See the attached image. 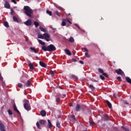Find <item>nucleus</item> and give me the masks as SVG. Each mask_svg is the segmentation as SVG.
I'll return each mask as SVG.
<instances>
[{"mask_svg": "<svg viewBox=\"0 0 131 131\" xmlns=\"http://www.w3.org/2000/svg\"><path fill=\"white\" fill-rule=\"evenodd\" d=\"M36 59L37 60H39V59L38 58V57H37V56L36 57Z\"/></svg>", "mask_w": 131, "mask_h": 131, "instance_id": "61", "label": "nucleus"}, {"mask_svg": "<svg viewBox=\"0 0 131 131\" xmlns=\"http://www.w3.org/2000/svg\"><path fill=\"white\" fill-rule=\"evenodd\" d=\"M50 74L51 76H54V75H55V74H54V72L53 71H50Z\"/></svg>", "mask_w": 131, "mask_h": 131, "instance_id": "43", "label": "nucleus"}, {"mask_svg": "<svg viewBox=\"0 0 131 131\" xmlns=\"http://www.w3.org/2000/svg\"><path fill=\"white\" fill-rule=\"evenodd\" d=\"M41 50L44 51L45 52H54V51H56V47L53 45H50L48 46L47 47L46 46H42Z\"/></svg>", "mask_w": 131, "mask_h": 131, "instance_id": "1", "label": "nucleus"}, {"mask_svg": "<svg viewBox=\"0 0 131 131\" xmlns=\"http://www.w3.org/2000/svg\"><path fill=\"white\" fill-rule=\"evenodd\" d=\"M51 28H52V29L53 30H57V29H56V28H53V27H52Z\"/></svg>", "mask_w": 131, "mask_h": 131, "instance_id": "59", "label": "nucleus"}, {"mask_svg": "<svg viewBox=\"0 0 131 131\" xmlns=\"http://www.w3.org/2000/svg\"><path fill=\"white\" fill-rule=\"evenodd\" d=\"M46 12L48 15L52 16V12L51 11L47 10Z\"/></svg>", "mask_w": 131, "mask_h": 131, "instance_id": "38", "label": "nucleus"}, {"mask_svg": "<svg viewBox=\"0 0 131 131\" xmlns=\"http://www.w3.org/2000/svg\"><path fill=\"white\" fill-rule=\"evenodd\" d=\"M66 25V19H63L61 23L62 26H65Z\"/></svg>", "mask_w": 131, "mask_h": 131, "instance_id": "21", "label": "nucleus"}, {"mask_svg": "<svg viewBox=\"0 0 131 131\" xmlns=\"http://www.w3.org/2000/svg\"><path fill=\"white\" fill-rule=\"evenodd\" d=\"M105 103H107V105H108L110 109H111L112 108V104L109 101L105 100Z\"/></svg>", "mask_w": 131, "mask_h": 131, "instance_id": "12", "label": "nucleus"}, {"mask_svg": "<svg viewBox=\"0 0 131 131\" xmlns=\"http://www.w3.org/2000/svg\"><path fill=\"white\" fill-rule=\"evenodd\" d=\"M116 72L117 73V74H120V75H124V73L120 69L116 70Z\"/></svg>", "mask_w": 131, "mask_h": 131, "instance_id": "5", "label": "nucleus"}, {"mask_svg": "<svg viewBox=\"0 0 131 131\" xmlns=\"http://www.w3.org/2000/svg\"><path fill=\"white\" fill-rule=\"evenodd\" d=\"M79 62V63H80V64H83V61L80 60Z\"/></svg>", "mask_w": 131, "mask_h": 131, "instance_id": "57", "label": "nucleus"}, {"mask_svg": "<svg viewBox=\"0 0 131 131\" xmlns=\"http://www.w3.org/2000/svg\"><path fill=\"white\" fill-rule=\"evenodd\" d=\"M89 88L90 89H91V90H92V91H94V90H95V88L94 86V85L90 84L89 85Z\"/></svg>", "mask_w": 131, "mask_h": 131, "instance_id": "31", "label": "nucleus"}, {"mask_svg": "<svg viewBox=\"0 0 131 131\" xmlns=\"http://www.w3.org/2000/svg\"><path fill=\"white\" fill-rule=\"evenodd\" d=\"M24 10H25V13L26 14L27 16L31 17V14H32V9H31L29 6H25Z\"/></svg>", "mask_w": 131, "mask_h": 131, "instance_id": "2", "label": "nucleus"}, {"mask_svg": "<svg viewBox=\"0 0 131 131\" xmlns=\"http://www.w3.org/2000/svg\"><path fill=\"white\" fill-rule=\"evenodd\" d=\"M13 21H14V22H18V21H19L18 20V18L15 16H13Z\"/></svg>", "mask_w": 131, "mask_h": 131, "instance_id": "25", "label": "nucleus"}, {"mask_svg": "<svg viewBox=\"0 0 131 131\" xmlns=\"http://www.w3.org/2000/svg\"><path fill=\"white\" fill-rule=\"evenodd\" d=\"M71 118H72V119H73L74 120H75V116L74 115H72L71 116Z\"/></svg>", "mask_w": 131, "mask_h": 131, "instance_id": "47", "label": "nucleus"}, {"mask_svg": "<svg viewBox=\"0 0 131 131\" xmlns=\"http://www.w3.org/2000/svg\"><path fill=\"white\" fill-rule=\"evenodd\" d=\"M31 85V82L29 81H27V86H30Z\"/></svg>", "mask_w": 131, "mask_h": 131, "instance_id": "40", "label": "nucleus"}, {"mask_svg": "<svg viewBox=\"0 0 131 131\" xmlns=\"http://www.w3.org/2000/svg\"><path fill=\"white\" fill-rule=\"evenodd\" d=\"M75 25L77 27H78V28L79 29H81L80 28V27H79V26H78V25L75 24Z\"/></svg>", "mask_w": 131, "mask_h": 131, "instance_id": "53", "label": "nucleus"}, {"mask_svg": "<svg viewBox=\"0 0 131 131\" xmlns=\"http://www.w3.org/2000/svg\"><path fill=\"white\" fill-rule=\"evenodd\" d=\"M64 52L66 54V55H68V56H71V52H70V51H69V50L68 49H66L64 50Z\"/></svg>", "mask_w": 131, "mask_h": 131, "instance_id": "13", "label": "nucleus"}, {"mask_svg": "<svg viewBox=\"0 0 131 131\" xmlns=\"http://www.w3.org/2000/svg\"><path fill=\"white\" fill-rule=\"evenodd\" d=\"M24 101L25 102L24 104H28V103H29V101H28L27 99H25Z\"/></svg>", "mask_w": 131, "mask_h": 131, "instance_id": "42", "label": "nucleus"}, {"mask_svg": "<svg viewBox=\"0 0 131 131\" xmlns=\"http://www.w3.org/2000/svg\"><path fill=\"white\" fill-rule=\"evenodd\" d=\"M102 75H103V76H105V77L108 78L109 77V76L108 75V74L106 73H103L102 74Z\"/></svg>", "mask_w": 131, "mask_h": 131, "instance_id": "34", "label": "nucleus"}, {"mask_svg": "<svg viewBox=\"0 0 131 131\" xmlns=\"http://www.w3.org/2000/svg\"><path fill=\"white\" fill-rule=\"evenodd\" d=\"M81 109V107H80V105L79 104H77L76 106V112H78L80 111Z\"/></svg>", "mask_w": 131, "mask_h": 131, "instance_id": "11", "label": "nucleus"}, {"mask_svg": "<svg viewBox=\"0 0 131 131\" xmlns=\"http://www.w3.org/2000/svg\"><path fill=\"white\" fill-rule=\"evenodd\" d=\"M30 50H31V51H33V52H34L36 54H37V52H36V50H35V49H34V48L31 47Z\"/></svg>", "mask_w": 131, "mask_h": 131, "instance_id": "32", "label": "nucleus"}, {"mask_svg": "<svg viewBox=\"0 0 131 131\" xmlns=\"http://www.w3.org/2000/svg\"><path fill=\"white\" fill-rule=\"evenodd\" d=\"M34 24L35 27H38V26H39V24L37 21H34Z\"/></svg>", "mask_w": 131, "mask_h": 131, "instance_id": "28", "label": "nucleus"}, {"mask_svg": "<svg viewBox=\"0 0 131 131\" xmlns=\"http://www.w3.org/2000/svg\"><path fill=\"white\" fill-rule=\"evenodd\" d=\"M24 107L27 111H29L31 108L29 104H24Z\"/></svg>", "mask_w": 131, "mask_h": 131, "instance_id": "6", "label": "nucleus"}, {"mask_svg": "<svg viewBox=\"0 0 131 131\" xmlns=\"http://www.w3.org/2000/svg\"><path fill=\"white\" fill-rule=\"evenodd\" d=\"M24 24L26 25L27 26H30L31 24H32V21H31V20L28 19L26 22L24 23Z\"/></svg>", "mask_w": 131, "mask_h": 131, "instance_id": "7", "label": "nucleus"}, {"mask_svg": "<svg viewBox=\"0 0 131 131\" xmlns=\"http://www.w3.org/2000/svg\"><path fill=\"white\" fill-rule=\"evenodd\" d=\"M68 23H70V24H72V23L71 21H70V20L69 21Z\"/></svg>", "mask_w": 131, "mask_h": 131, "instance_id": "60", "label": "nucleus"}, {"mask_svg": "<svg viewBox=\"0 0 131 131\" xmlns=\"http://www.w3.org/2000/svg\"><path fill=\"white\" fill-rule=\"evenodd\" d=\"M117 79H118V80H119V81H121L122 80H121V77H118Z\"/></svg>", "mask_w": 131, "mask_h": 131, "instance_id": "50", "label": "nucleus"}, {"mask_svg": "<svg viewBox=\"0 0 131 131\" xmlns=\"http://www.w3.org/2000/svg\"><path fill=\"white\" fill-rule=\"evenodd\" d=\"M82 110L83 111V109H82Z\"/></svg>", "mask_w": 131, "mask_h": 131, "instance_id": "64", "label": "nucleus"}, {"mask_svg": "<svg viewBox=\"0 0 131 131\" xmlns=\"http://www.w3.org/2000/svg\"><path fill=\"white\" fill-rule=\"evenodd\" d=\"M39 122L40 124H41V125H45V124H46V122H47L45 120H40Z\"/></svg>", "mask_w": 131, "mask_h": 131, "instance_id": "14", "label": "nucleus"}, {"mask_svg": "<svg viewBox=\"0 0 131 131\" xmlns=\"http://www.w3.org/2000/svg\"><path fill=\"white\" fill-rule=\"evenodd\" d=\"M56 126L58 128H60V127H61V125H60V123H59V121H56Z\"/></svg>", "mask_w": 131, "mask_h": 131, "instance_id": "26", "label": "nucleus"}, {"mask_svg": "<svg viewBox=\"0 0 131 131\" xmlns=\"http://www.w3.org/2000/svg\"><path fill=\"white\" fill-rule=\"evenodd\" d=\"M40 115L42 116V117H45L46 116V115H47V113L46 112V111H41L40 112Z\"/></svg>", "mask_w": 131, "mask_h": 131, "instance_id": "18", "label": "nucleus"}, {"mask_svg": "<svg viewBox=\"0 0 131 131\" xmlns=\"http://www.w3.org/2000/svg\"><path fill=\"white\" fill-rule=\"evenodd\" d=\"M14 13H15V11H14V10L13 9H11V15H14Z\"/></svg>", "mask_w": 131, "mask_h": 131, "instance_id": "45", "label": "nucleus"}, {"mask_svg": "<svg viewBox=\"0 0 131 131\" xmlns=\"http://www.w3.org/2000/svg\"><path fill=\"white\" fill-rule=\"evenodd\" d=\"M58 8L60 10V11H64V9H63V8L61 7H58Z\"/></svg>", "mask_w": 131, "mask_h": 131, "instance_id": "49", "label": "nucleus"}, {"mask_svg": "<svg viewBox=\"0 0 131 131\" xmlns=\"http://www.w3.org/2000/svg\"><path fill=\"white\" fill-rule=\"evenodd\" d=\"M65 20H66V21H67L68 22H69V21H70L69 19H68V18H66Z\"/></svg>", "mask_w": 131, "mask_h": 131, "instance_id": "58", "label": "nucleus"}, {"mask_svg": "<svg viewBox=\"0 0 131 131\" xmlns=\"http://www.w3.org/2000/svg\"><path fill=\"white\" fill-rule=\"evenodd\" d=\"M8 112L9 115H13V112H12V111H11V110H9L8 111Z\"/></svg>", "mask_w": 131, "mask_h": 131, "instance_id": "35", "label": "nucleus"}, {"mask_svg": "<svg viewBox=\"0 0 131 131\" xmlns=\"http://www.w3.org/2000/svg\"><path fill=\"white\" fill-rule=\"evenodd\" d=\"M13 109L14 111H16L17 113H18V114H20V112H19V111L18 110V109L17 108V107L16 106L15 104L13 105Z\"/></svg>", "mask_w": 131, "mask_h": 131, "instance_id": "17", "label": "nucleus"}, {"mask_svg": "<svg viewBox=\"0 0 131 131\" xmlns=\"http://www.w3.org/2000/svg\"><path fill=\"white\" fill-rule=\"evenodd\" d=\"M55 14H56V15H57V16H58L59 17H60V13H59V12L56 11V12H55Z\"/></svg>", "mask_w": 131, "mask_h": 131, "instance_id": "48", "label": "nucleus"}, {"mask_svg": "<svg viewBox=\"0 0 131 131\" xmlns=\"http://www.w3.org/2000/svg\"><path fill=\"white\" fill-rule=\"evenodd\" d=\"M39 65H40L41 67H44V68H46V67H47V65L46 64V63L42 61H39Z\"/></svg>", "mask_w": 131, "mask_h": 131, "instance_id": "15", "label": "nucleus"}, {"mask_svg": "<svg viewBox=\"0 0 131 131\" xmlns=\"http://www.w3.org/2000/svg\"><path fill=\"white\" fill-rule=\"evenodd\" d=\"M36 124L37 128H39V129H40V127H39V123L37 122Z\"/></svg>", "mask_w": 131, "mask_h": 131, "instance_id": "39", "label": "nucleus"}, {"mask_svg": "<svg viewBox=\"0 0 131 131\" xmlns=\"http://www.w3.org/2000/svg\"><path fill=\"white\" fill-rule=\"evenodd\" d=\"M90 123L91 124V125H94V124H95V122H90Z\"/></svg>", "mask_w": 131, "mask_h": 131, "instance_id": "51", "label": "nucleus"}, {"mask_svg": "<svg viewBox=\"0 0 131 131\" xmlns=\"http://www.w3.org/2000/svg\"><path fill=\"white\" fill-rule=\"evenodd\" d=\"M121 128H122V129H124V130H125V131H129V130H128V128H125V127L124 126H122L121 127Z\"/></svg>", "mask_w": 131, "mask_h": 131, "instance_id": "36", "label": "nucleus"}, {"mask_svg": "<svg viewBox=\"0 0 131 131\" xmlns=\"http://www.w3.org/2000/svg\"><path fill=\"white\" fill-rule=\"evenodd\" d=\"M37 40L39 43H40V45H42V46H45V45H46V43L45 42H43L42 40L40 39H38Z\"/></svg>", "mask_w": 131, "mask_h": 131, "instance_id": "20", "label": "nucleus"}, {"mask_svg": "<svg viewBox=\"0 0 131 131\" xmlns=\"http://www.w3.org/2000/svg\"><path fill=\"white\" fill-rule=\"evenodd\" d=\"M18 88H20L21 89L22 86H23V84H22V83H18Z\"/></svg>", "mask_w": 131, "mask_h": 131, "instance_id": "41", "label": "nucleus"}, {"mask_svg": "<svg viewBox=\"0 0 131 131\" xmlns=\"http://www.w3.org/2000/svg\"><path fill=\"white\" fill-rule=\"evenodd\" d=\"M60 97H62V98H65L66 97V94H62V95H60Z\"/></svg>", "mask_w": 131, "mask_h": 131, "instance_id": "54", "label": "nucleus"}, {"mask_svg": "<svg viewBox=\"0 0 131 131\" xmlns=\"http://www.w3.org/2000/svg\"><path fill=\"white\" fill-rule=\"evenodd\" d=\"M38 38H41V39H43L45 38L44 36H42V35H40L39 34H38Z\"/></svg>", "mask_w": 131, "mask_h": 131, "instance_id": "27", "label": "nucleus"}, {"mask_svg": "<svg viewBox=\"0 0 131 131\" xmlns=\"http://www.w3.org/2000/svg\"><path fill=\"white\" fill-rule=\"evenodd\" d=\"M4 26H5V27H7V28H9V23H8L7 21H5L4 23Z\"/></svg>", "mask_w": 131, "mask_h": 131, "instance_id": "22", "label": "nucleus"}, {"mask_svg": "<svg viewBox=\"0 0 131 131\" xmlns=\"http://www.w3.org/2000/svg\"><path fill=\"white\" fill-rule=\"evenodd\" d=\"M0 130L6 131V129H5V125H4V124H3V123L1 122H0Z\"/></svg>", "mask_w": 131, "mask_h": 131, "instance_id": "9", "label": "nucleus"}, {"mask_svg": "<svg viewBox=\"0 0 131 131\" xmlns=\"http://www.w3.org/2000/svg\"><path fill=\"white\" fill-rule=\"evenodd\" d=\"M39 29L40 30H41V31H42L43 32H46V29H43L42 27H40Z\"/></svg>", "mask_w": 131, "mask_h": 131, "instance_id": "33", "label": "nucleus"}, {"mask_svg": "<svg viewBox=\"0 0 131 131\" xmlns=\"http://www.w3.org/2000/svg\"><path fill=\"white\" fill-rule=\"evenodd\" d=\"M72 61L73 62H77V60H76V59H75V58H73Z\"/></svg>", "mask_w": 131, "mask_h": 131, "instance_id": "55", "label": "nucleus"}, {"mask_svg": "<svg viewBox=\"0 0 131 131\" xmlns=\"http://www.w3.org/2000/svg\"><path fill=\"white\" fill-rule=\"evenodd\" d=\"M98 71L100 73H101V74H103L104 73V71L103 70V69H101V68H99L98 69Z\"/></svg>", "mask_w": 131, "mask_h": 131, "instance_id": "30", "label": "nucleus"}, {"mask_svg": "<svg viewBox=\"0 0 131 131\" xmlns=\"http://www.w3.org/2000/svg\"><path fill=\"white\" fill-rule=\"evenodd\" d=\"M44 36V39L47 40V41H50V36L48 33H45L43 34Z\"/></svg>", "mask_w": 131, "mask_h": 131, "instance_id": "3", "label": "nucleus"}, {"mask_svg": "<svg viewBox=\"0 0 131 131\" xmlns=\"http://www.w3.org/2000/svg\"><path fill=\"white\" fill-rule=\"evenodd\" d=\"M126 80L127 82H128L129 83H131V79L129 77H126Z\"/></svg>", "mask_w": 131, "mask_h": 131, "instance_id": "24", "label": "nucleus"}, {"mask_svg": "<svg viewBox=\"0 0 131 131\" xmlns=\"http://www.w3.org/2000/svg\"><path fill=\"white\" fill-rule=\"evenodd\" d=\"M123 104H124V105H129V103L126 101H123Z\"/></svg>", "mask_w": 131, "mask_h": 131, "instance_id": "46", "label": "nucleus"}, {"mask_svg": "<svg viewBox=\"0 0 131 131\" xmlns=\"http://www.w3.org/2000/svg\"><path fill=\"white\" fill-rule=\"evenodd\" d=\"M48 122L49 128H51V127L53 126V125H52V123L51 122L50 120H48Z\"/></svg>", "mask_w": 131, "mask_h": 131, "instance_id": "23", "label": "nucleus"}, {"mask_svg": "<svg viewBox=\"0 0 131 131\" xmlns=\"http://www.w3.org/2000/svg\"><path fill=\"white\" fill-rule=\"evenodd\" d=\"M4 8L6 9H10L11 8V5H10V4H9V2L7 1L5 2V3L4 4Z\"/></svg>", "mask_w": 131, "mask_h": 131, "instance_id": "8", "label": "nucleus"}, {"mask_svg": "<svg viewBox=\"0 0 131 131\" xmlns=\"http://www.w3.org/2000/svg\"><path fill=\"white\" fill-rule=\"evenodd\" d=\"M57 97H56V102L59 103L60 102V97H61V95H57Z\"/></svg>", "mask_w": 131, "mask_h": 131, "instance_id": "16", "label": "nucleus"}, {"mask_svg": "<svg viewBox=\"0 0 131 131\" xmlns=\"http://www.w3.org/2000/svg\"><path fill=\"white\" fill-rule=\"evenodd\" d=\"M114 97L115 98H116V94H114Z\"/></svg>", "mask_w": 131, "mask_h": 131, "instance_id": "62", "label": "nucleus"}, {"mask_svg": "<svg viewBox=\"0 0 131 131\" xmlns=\"http://www.w3.org/2000/svg\"><path fill=\"white\" fill-rule=\"evenodd\" d=\"M28 63L30 69L33 70L34 69V67H33V64L31 63V62L29 60H28Z\"/></svg>", "mask_w": 131, "mask_h": 131, "instance_id": "10", "label": "nucleus"}, {"mask_svg": "<svg viewBox=\"0 0 131 131\" xmlns=\"http://www.w3.org/2000/svg\"><path fill=\"white\" fill-rule=\"evenodd\" d=\"M11 2L12 3H14L15 5L17 4V2L15 0H11Z\"/></svg>", "mask_w": 131, "mask_h": 131, "instance_id": "52", "label": "nucleus"}, {"mask_svg": "<svg viewBox=\"0 0 131 131\" xmlns=\"http://www.w3.org/2000/svg\"><path fill=\"white\" fill-rule=\"evenodd\" d=\"M83 50H84V52H85V56L87 58H91V56L89 54V53H88L89 52V50H88V49H86V48H83Z\"/></svg>", "mask_w": 131, "mask_h": 131, "instance_id": "4", "label": "nucleus"}, {"mask_svg": "<svg viewBox=\"0 0 131 131\" xmlns=\"http://www.w3.org/2000/svg\"><path fill=\"white\" fill-rule=\"evenodd\" d=\"M72 78H73L74 79H77V76L74 75H72Z\"/></svg>", "mask_w": 131, "mask_h": 131, "instance_id": "37", "label": "nucleus"}, {"mask_svg": "<svg viewBox=\"0 0 131 131\" xmlns=\"http://www.w3.org/2000/svg\"><path fill=\"white\" fill-rule=\"evenodd\" d=\"M0 79L1 80H3V77L2 76V74H1V73H0Z\"/></svg>", "mask_w": 131, "mask_h": 131, "instance_id": "56", "label": "nucleus"}, {"mask_svg": "<svg viewBox=\"0 0 131 131\" xmlns=\"http://www.w3.org/2000/svg\"><path fill=\"white\" fill-rule=\"evenodd\" d=\"M70 15H71V14H70V13H69V14H68V16H70Z\"/></svg>", "mask_w": 131, "mask_h": 131, "instance_id": "63", "label": "nucleus"}, {"mask_svg": "<svg viewBox=\"0 0 131 131\" xmlns=\"http://www.w3.org/2000/svg\"><path fill=\"white\" fill-rule=\"evenodd\" d=\"M69 41L72 43L74 42V38H73V37H70V39H69Z\"/></svg>", "mask_w": 131, "mask_h": 131, "instance_id": "19", "label": "nucleus"}, {"mask_svg": "<svg viewBox=\"0 0 131 131\" xmlns=\"http://www.w3.org/2000/svg\"><path fill=\"white\" fill-rule=\"evenodd\" d=\"M100 78H101V79H102V80H104L105 79V77L103 75H100Z\"/></svg>", "mask_w": 131, "mask_h": 131, "instance_id": "44", "label": "nucleus"}, {"mask_svg": "<svg viewBox=\"0 0 131 131\" xmlns=\"http://www.w3.org/2000/svg\"><path fill=\"white\" fill-rule=\"evenodd\" d=\"M103 118L104 120H109V117L107 115L103 116Z\"/></svg>", "mask_w": 131, "mask_h": 131, "instance_id": "29", "label": "nucleus"}]
</instances>
